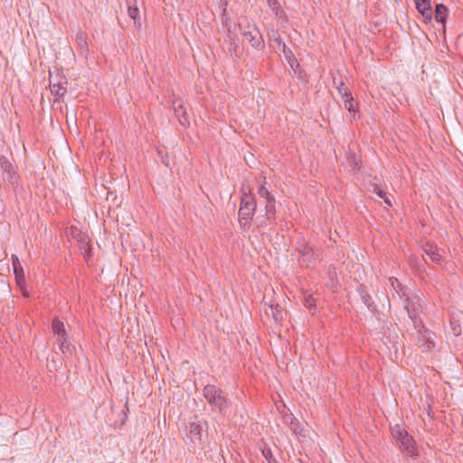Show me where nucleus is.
<instances>
[{
    "label": "nucleus",
    "mask_w": 463,
    "mask_h": 463,
    "mask_svg": "<svg viewBox=\"0 0 463 463\" xmlns=\"http://www.w3.org/2000/svg\"><path fill=\"white\" fill-rule=\"evenodd\" d=\"M268 37L269 41L277 43L281 47L282 44L285 43L277 31L272 30L271 33L268 34Z\"/></svg>",
    "instance_id": "obj_33"
},
{
    "label": "nucleus",
    "mask_w": 463,
    "mask_h": 463,
    "mask_svg": "<svg viewBox=\"0 0 463 463\" xmlns=\"http://www.w3.org/2000/svg\"><path fill=\"white\" fill-rule=\"evenodd\" d=\"M0 169L5 182L15 190L19 186V175L12 162L5 156H0Z\"/></svg>",
    "instance_id": "obj_6"
},
{
    "label": "nucleus",
    "mask_w": 463,
    "mask_h": 463,
    "mask_svg": "<svg viewBox=\"0 0 463 463\" xmlns=\"http://www.w3.org/2000/svg\"><path fill=\"white\" fill-rule=\"evenodd\" d=\"M389 281L391 283V286L393 288V289L395 291H402L403 290V286L402 284L398 280V279L394 278V277H392L389 279Z\"/></svg>",
    "instance_id": "obj_35"
},
{
    "label": "nucleus",
    "mask_w": 463,
    "mask_h": 463,
    "mask_svg": "<svg viewBox=\"0 0 463 463\" xmlns=\"http://www.w3.org/2000/svg\"><path fill=\"white\" fill-rule=\"evenodd\" d=\"M282 418L283 422L290 428L295 436L307 437V430L292 413H285Z\"/></svg>",
    "instance_id": "obj_11"
},
{
    "label": "nucleus",
    "mask_w": 463,
    "mask_h": 463,
    "mask_svg": "<svg viewBox=\"0 0 463 463\" xmlns=\"http://www.w3.org/2000/svg\"><path fill=\"white\" fill-rule=\"evenodd\" d=\"M391 434L401 451L410 457L417 453L416 442L413 437L406 430L403 424L396 423L390 427Z\"/></svg>",
    "instance_id": "obj_3"
},
{
    "label": "nucleus",
    "mask_w": 463,
    "mask_h": 463,
    "mask_svg": "<svg viewBox=\"0 0 463 463\" xmlns=\"http://www.w3.org/2000/svg\"><path fill=\"white\" fill-rule=\"evenodd\" d=\"M282 52L284 53L285 59L287 60L288 65L297 71V69L300 68V64L295 57L293 52L286 45V43L282 44Z\"/></svg>",
    "instance_id": "obj_16"
},
{
    "label": "nucleus",
    "mask_w": 463,
    "mask_h": 463,
    "mask_svg": "<svg viewBox=\"0 0 463 463\" xmlns=\"http://www.w3.org/2000/svg\"><path fill=\"white\" fill-rule=\"evenodd\" d=\"M68 79L65 75L60 74L59 71L53 75L49 73V89L51 93L55 97L54 102H59L61 98L67 93Z\"/></svg>",
    "instance_id": "obj_4"
},
{
    "label": "nucleus",
    "mask_w": 463,
    "mask_h": 463,
    "mask_svg": "<svg viewBox=\"0 0 463 463\" xmlns=\"http://www.w3.org/2000/svg\"><path fill=\"white\" fill-rule=\"evenodd\" d=\"M415 8L418 13L422 16L423 22L429 24L433 19V11L430 0H413Z\"/></svg>",
    "instance_id": "obj_12"
},
{
    "label": "nucleus",
    "mask_w": 463,
    "mask_h": 463,
    "mask_svg": "<svg viewBox=\"0 0 463 463\" xmlns=\"http://www.w3.org/2000/svg\"><path fill=\"white\" fill-rule=\"evenodd\" d=\"M295 250L300 255L298 262L302 267L309 268L316 262L314 248L304 239L299 238L295 244Z\"/></svg>",
    "instance_id": "obj_5"
},
{
    "label": "nucleus",
    "mask_w": 463,
    "mask_h": 463,
    "mask_svg": "<svg viewBox=\"0 0 463 463\" xmlns=\"http://www.w3.org/2000/svg\"><path fill=\"white\" fill-rule=\"evenodd\" d=\"M344 105L345 109H347L349 112H356V106L357 104L354 102V98H349V99L344 100Z\"/></svg>",
    "instance_id": "obj_32"
},
{
    "label": "nucleus",
    "mask_w": 463,
    "mask_h": 463,
    "mask_svg": "<svg viewBox=\"0 0 463 463\" xmlns=\"http://www.w3.org/2000/svg\"><path fill=\"white\" fill-rule=\"evenodd\" d=\"M222 24H223L224 26H227V31H228V33H231V27H230V26H228V22H229V20H230V19H229V17H225V18H224V14H222Z\"/></svg>",
    "instance_id": "obj_41"
},
{
    "label": "nucleus",
    "mask_w": 463,
    "mask_h": 463,
    "mask_svg": "<svg viewBox=\"0 0 463 463\" xmlns=\"http://www.w3.org/2000/svg\"><path fill=\"white\" fill-rule=\"evenodd\" d=\"M52 329L57 338H61L67 335L66 329L64 327V324L58 317H54L52 321Z\"/></svg>",
    "instance_id": "obj_17"
},
{
    "label": "nucleus",
    "mask_w": 463,
    "mask_h": 463,
    "mask_svg": "<svg viewBox=\"0 0 463 463\" xmlns=\"http://www.w3.org/2000/svg\"><path fill=\"white\" fill-rule=\"evenodd\" d=\"M208 437V422L203 418L194 415L193 420L186 425L184 442L186 444L202 445Z\"/></svg>",
    "instance_id": "obj_2"
},
{
    "label": "nucleus",
    "mask_w": 463,
    "mask_h": 463,
    "mask_svg": "<svg viewBox=\"0 0 463 463\" xmlns=\"http://www.w3.org/2000/svg\"><path fill=\"white\" fill-rule=\"evenodd\" d=\"M263 457L266 458L268 463H277L276 459L273 458V455L270 448L265 447L261 449Z\"/></svg>",
    "instance_id": "obj_34"
},
{
    "label": "nucleus",
    "mask_w": 463,
    "mask_h": 463,
    "mask_svg": "<svg viewBox=\"0 0 463 463\" xmlns=\"http://www.w3.org/2000/svg\"><path fill=\"white\" fill-rule=\"evenodd\" d=\"M269 7L279 17L286 16L285 11L281 8L278 0H266Z\"/></svg>",
    "instance_id": "obj_22"
},
{
    "label": "nucleus",
    "mask_w": 463,
    "mask_h": 463,
    "mask_svg": "<svg viewBox=\"0 0 463 463\" xmlns=\"http://www.w3.org/2000/svg\"><path fill=\"white\" fill-rule=\"evenodd\" d=\"M266 178L263 177L262 184H260L258 188V194L260 198L264 199L265 202L269 201V198H275L274 195L269 192V190L266 187Z\"/></svg>",
    "instance_id": "obj_21"
},
{
    "label": "nucleus",
    "mask_w": 463,
    "mask_h": 463,
    "mask_svg": "<svg viewBox=\"0 0 463 463\" xmlns=\"http://www.w3.org/2000/svg\"><path fill=\"white\" fill-rule=\"evenodd\" d=\"M449 8L444 4L435 5V10L433 12L435 21L439 24H441L444 28L449 16Z\"/></svg>",
    "instance_id": "obj_15"
},
{
    "label": "nucleus",
    "mask_w": 463,
    "mask_h": 463,
    "mask_svg": "<svg viewBox=\"0 0 463 463\" xmlns=\"http://www.w3.org/2000/svg\"><path fill=\"white\" fill-rule=\"evenodd\" d=\"M12 265L14 267H22L19 259L16 255H12Z\"/></svg>",
    "instance_id": "obj_38"
},
{
    "label": "nucleus",
    "mask_w": 463,
    "mask_h": 463,
    "mask_svg": "<svg viewBox=\"0 0 463 463\" xmlns=\"http://www.w3.org/2000/svg\"><path fill=\"white\" fill-rule=\"evenodd\" d=\"M276 218H269V215L258 216L256 219L257 228H266L271 222H275Z\"/></svg>",
    "instance_id": "obj_27"
},
{
    "label": "nucleus",
    "mask_w": 463,
    "mask_h": 463,
    "mask_svg": "<svg viewBox=\"0 0 463 463\" xmlns=\"http://www.w3.org/2000/svg\"><path fill=\"white\" fill-rule=\"evenodd\" d=\"M175 115L179 120L180 124L183 127H187L190 124L189 118L186 112L185 108L183 105L181 100H175L173 102Z\"/></svg>",
    "instance_id": "obj_14"
},
{
    "label": "nucleus",
    "mask_w": 463,
    "mask_h": 463,
    "mask_svg": "<svg viewBox=\"0 0 463 463\" xmlns=\"http://www.w3.org/2000/svg\"><path fill=\"white\" fill-rule=\"evenodd\" d=\"M80 248L84 258L88 259L91 257L92 247L90 244V242L85 241V240H83L82 241H80Z\"/></svg>",
    "instance_id": "obj_28"
},
{
    "label": "nucleus",
    "mask_w": 463,
    "mask_h": 463,
    "mask_svg": "<svg viewBox=\"0 0 463 463\" xmlns=\"http://www.w3.org/2000/svg\"><path fill=\"white\" fill-rule=\"evenodd\" d=\"M265 214L269 218H276V199L269 198V201L265 202Z\"/></svg>",
    "instance_id": "obj_26"
},
{
    "label": "nucleus",
    "mask_w": 463,
    "mask_h": 463,
    "mask_svg": "<svg viewBox=\"0 0 463 463\" xmlns=\"http://www.w3.org/2000/svg\"><path fill=\"white\" fill-rule=\"evenodd\" d=\"M127 411H128V402L125 403V410L121 411V412L119 414V421H118V427L121 428L126 423V421L128 420ZM114 427L115 428L117 427V422H115Z\"/></svg>",
    "instance_id": "obj_30"
},
{
    "label": "nucleus",
    "mask_w": 463,
    "mask_h": 463,
    "mask_svg": "<svg viewBox=\"0 0 463 463\" xmlns=\"http://www.w3.org/2000/svg\"><path fill=\"white\" fill-rule=\"evenodd\" d=\"M241 202L239 209V224L245 229L253 219L257 211V201L250 186L242 185L241 188Z\"/></svg>",
    "instance_id": "obj_1"
},
{
    "label": "nucleus",
    "mask_w": 463,
    "mask_h": 463,
    "mask_svg": "<svg viewBox=\"0 0 463 463\" xmlns=\"http://www.w3.org/2000/svg\"><path fill=\"white\" fill-rule=\"evenodd\" d=\"M13 269L17 287L23 288L25 285V276L23 267H14Z\"/></svg>",
    "instance_id": "obj_23"
},
{
    "label": "nucleus",
    "mask_w": 463,
    "mask_h": 463,
    "mask_svg": "<svg viewBox=\"0 0 463 463\" xmlns=\"http://www.w3.org/2000/svg\"><path fill=\"white\" fill-rule=\"evenodd\" d=\"M449 326H450L451 332L455 336L460 335L461 325L458 320H457L455 318H451Z\"/></svg>",
    "instance_id": "obj_29"
},
{
    "label": "nucleus",
    "mask_w": 463,
    "mask_h": 463,
    "mask_svg": "<svg viewBox=\"0 0 463 463\" xmlns=\"http://www.w3.org/2000/svg\"><path fill=\"white\" fill-rule=\"evenodd\" d=\"M128 16L134 20V23L136 25H137V26L141 25L140 17H139V9L136 4L133 5H128Z\"/></svg>",
    "instance_id": "obj_24"
},
{
    "label": "nucleus",
    "mask_w": 463,
    "mask_h": 463,
    "mask_svg": "<svg viewBox=\"0 0 463 463\" xmlns=\"http://www.w3.org/2000/svg\"><path fill=\"white\" fill-rule=\"evenodd\" d=\"M21 289V293L24 297L29 298L30 294L28 290L26 289V284L23 288H19Z\"/></svg>",
    "instance_id": "obj_42"
},
{
    "label": "nucleus",
    "mask_w": 463,
    "mask_h": 463,
    "mask_svg": "<svg viewBox=\"0 0 463 463\" xmlns=\"http://www.w3.org/2000/svg\"><path fill=\"white\" fill-rule=\"evenodd\" d=\"M76 42L78 43L79 48L80 49V53L83 55H87L89 52V48L86 33L79 32L76 34Z\"/></svg>",
    "instance_id": "obj_18"
},
{
    "label": "nucleus",
    "mask_w": 463,
    "mask_h": 463,
    "mask_svg": "<svg viewBox=\"0 0 463 463\" xmlns=\"http://www.w3.org/2000/svg\"><path fill=\"white\" fill-rule=\"evenodd\" d=\"M356 291L358 295L360 296V298L362 302L364 304V306L367 307V309L377 319L380 317V311L378 310V307L376 304L374 303L371 294L367 290V287L364 284L358 285Z\"/></svg>",
    "instance_id": "obj_9"
},
{
    "label": "nucleus",
    "mask_w": 463,
    "mask_h": 463,
    "mask_svg": "<svg viewBox=\"0 0 463 463\" xmlns=\"http://www.w3.org/2000/svg\"><path fill=\"white\" fill-rule=\"evenodd\" d=\"M420 307V304H417L411 300L409 296L406 297L403 309L406 311L409 318L411 320L414 329L417 331V333L421 334L422 331L426 330V328L419 316Z\"/></svg>",
    "instance_id": "obj_8"
},
{
    "label": "nucleus",
    "mask_w": 463,
    "mask_h": 463,
    "mask_svg": "<svg viewBox=\"0 0 463 463\" xmlns=\"http://www.w3.org/2000/svg\"><path fill=\"white\" fill-rule=\"evenodd\" d=\"M304 307L310 310L316 308V299L313 298L312 295H308L304 298Z\"/></svg>",
    "instance_id": "obj_31"
},
{
    "label": "nucleus",
    "mask_w": 463,
    "mask_h": 463,
    "mask_svg": "<svg viewBox=\"0 0 463 463\" xmlns=\"http://www.w3.org/2000/svg\"><path fill=\"white\" fill-rule=\"evenodd\" d=\"M346 160L351 170L354 171L359 169L360 158L354 152H349L346 156Z\"/></svg>",
    "instance_id": "obj_25"
},
{
    "label": "nucleus",
    "mask_w": 463,
    "mask_h": 463,
    "mask_svg": "<svg viewBox=\"0 0 463 463\" xmlns=\"http://www.w3.org/2000/svg\"><path fill=\"white\" fill-rule=\"evenodd\" d=\"M57 342L59 345V349L63 354H72V349H74L75 347L71 346V343L67 341V335L61 338H57Z\"/></svg>",
    "instance_id": "obj_19"
},
{
    "label": "nucleus",
    "mask_w": 463,
    "mask_h": 463,
    "mask_svg": "<svg viewBox=\"0 0 463 463\" xmlns=\"http://www.w3.org/2000/svg\"><path fill=\"white\" fill-rule=\"evenodd\" d=\"M265 313L268 316H271L274 322L278 325H281L283 320L287 317V311L284 310L277 302L271 301L269 304L268 309H265Z\"/></svg>",
    "instance_id": "obj_13"
},
{
    "label": "nucleus",
    "mask_w": 463,
    "mask_h": 463,
    "mask_svg": "<svg viewBox=\"0 0 463 463\" xmlns=\"http://www.w3.org/2000/svg\"><path fill=\"white\" fill-rule=\"evenodd\" d=\"M345 88H347L345 84V82L343 80H340L338 85L336 86V89L338 90V93L342 96L344 91H345Z\"/></svg>",
    "instance_id": "obj_37"
},
{
    "label": "nucleus",
    "mask_w": 463,
    "mask_h": 463,
    "mask_svg": "<svg viewBox=\"0 0 463 463\" xmlns=\"http://www.w3.org/2000/svg\"><path fill=\"white\" fill-rule=\"evenodd\" d=\"M373 192L382 199L386 195V193L383 189H381L377 184H374Z\"/></svg>",
    "instance_id": "obj_36"
},
{
    "label": "nucleus",
    "mask_w": 463,
    "mask_h": 463,
    "mask_svg": "<svg viewBox=\"0 0 463 463\" xmlns=\"http://www.w3.org/2000/svg\"><path fill=\"white\" fill-rule=\"evenodd\" d=\"M342 98L345 99H349V98H353L352 92L349 90L348 88H345V91L342 95Z\"/></svg>",
    "instance_id": "obj_39"
},
{
    "label": "nucleus",
    "mask_w": 463,
    "mask_h": 463,
    "mask_svg": "<svg viewBox=\"0 0 463 463\" xmlns=\"http://www.w3.org/2000/svg\"><path fill=\"white\" fill-rule=\"evenodd\" d=\"M221 389L212 384H207L203 388V396L210 405H213L222 412L228 406L227 399L221 394Z\"/></svg>",
    "instance_id": "obj_7"
},
{
    "label": "nucleus",
    "mask_w": 463,
    "mask_h": 463,
    "mask_svg": "<svg viewBox=\"0 0 463 463\" xmlns=\"http://www.w3.org/2000/svg\"><path fill=\"white\" fill-rule=\"evenodd\" d=\"M242 35L248 40L252 48L258 51H262L265 48L264 39L256 24H253L251 30L243 31Z\"/></svg>",
    "instance_id": "obj_10"
},
{
    "label": "nucleus",
    "mask_w": 463,
    "mask_h": 463,
    "mask_svg": "<svg viewBox=\"0 0 463 463\" xmlns=\"http://www.w3.org/2000/svg\"><path fill=\"white\" fill-rule=\"evenodd\" d=\"M383 199L387 205L392 206V202L387 195H385V197H383Z\"/></svg>",
    "instance_id": "obj_43"
},
{
    "label": "nucleus",
    "mask_w": 463,
    "mask_h": 463,
    "mask_svg": "<svg viewBox=\"0 0 463 463\" xmlns=\"http://www.w3.org/2000/svg\"><path fill=\"white\" fill-rule=\"evenodd\" d=\"M424 252H425V254L427 256L430 257L431 261H433L434 263H436L438 265H441V263H442V257L438 252L437 249H434L432 246H430L429 248H425L424 249Z\"/></svg>",
    "instance_id": "obj_20"
},
{
    "label": "nucleus",
    "mask_w": 463,
    "mask_h": 463,
    "mask_svg": "<svg viewBox=\"0 0 463 463\" xmlns=\"http://www.w3.org/2000/svg\"><path fill=\"white\" fill-rule=\"evenodd\" d=\"M158 154L161 156L162 163H163L165 166H169L168 155H167V153H165V156H162V151H158Z\"/></svg>",
    "instance_id": "obj_40"
}]
</instances>
